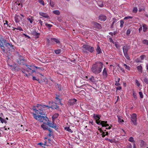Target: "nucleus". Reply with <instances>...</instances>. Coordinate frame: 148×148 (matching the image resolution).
<instances>
[{
  "label": "nucleus",
  "instance_id": "obj_36",
  "mask_svg": "<svg viewBox=\"0 0 148 148\" xmlns=\"http://www.w3.org/2000/svg\"><path fill=\"white\" fill-rule=\"evenodd\" d=\"M135 83H136V84L137 86L138 87H139L140 86V84L137 80V79L136 80Z\"/></svg>",
  "mask_w": 148,
  "mask_h": 148
},
{
  "label": "nucleus",
  "instance_id": "obj_53",
  "mask_svg": "<svg viewBox=\"0 0 148 148\" xmlns=\"http://www.w3.org/2000/svg\"><path fill=\"white\" fill-rule=\"evenodd\" d=\"M132 145L131 144H130L128 145H127V148H132Z\"/></svg>",
  "mask_w": 148,
  "mask_h": 148
},
{
  "label": "nucleus",
  "instance_id": "obj_44",
  "mask_svg": "<svg viewBox=\"0 0 148 148\" xmlns=\"http://www.w3.org/2000/svg\"><path fill=\"white\" fill-rule=\"evenodd\" d=\"M16 30H19L20 31H23V30L21 27L19 26L16 28Z\"/></svg>",
  "mask_w": 148,
  "mask_h": 148
},
{
  "label": "nucleus",
  "instance_id": "obj_62",
  "mask_svg": "<svg viewBox=\"0 0 148 148\" xmlns=\"http://www.w3.org/2000/svg\"><path fill=\"white\" fill-rule=\"evenodd\" d=\"M89 123L90 124H91L92 125H94V122L92 121H89Z\"/></svg>",
  "mask_w": 148,
  "mask_h": 148
},
{
  "label": "nucleus",
  "instance_id": "obj_17",
  "mask_svg": "<svg viewBox=\"0 0 148 148\" xmlns=\"http://www.w3.org/2000/svg\"><path fill=\"white\" fill-rule=\"evenodd\" d=\"M27 19L31 23H32L34 21V17L31 16H29Z\"/></svg>",
  "mask_w": 148,
  "mask_h": 148
},
{
  "label": "nucleus",
  "instance_id": "obj_46",
  "mask_svg": "<svg viewBox=\"0 0 148 148\" xmlns=\"http://www.w3.org/2000/svg\"><path fill=\"white\" fill-rule=\"evenodd\" d=\"M132 18V17L131 16H126L124 18V19H131Z\"/></svg>",
  "mask_w": 148,
  "mask_h": 148
},
{
  "label": "nucleus",
  "instance_id": "obj_56",
  "mask_svg": "<svg viewBox=\"0 0 148 148\" xmlns=\"http://www.w3.org/2000/svg\"><path fill=\"white\" fill-rule=\"evenodd\" d=\"M115 85L116 86H119L120 85V84L119 83V82H117L116 81Z\"/></svg>",
  "mask_w": 148,
  "mask_h": 148
},
{
  "label": "nucleus",
  "instance_id": "obj_16",
  "mask_svg": "<svg viewBox=\"0 0 148 148\" xmlns=\"http://www.w3.org/2000/svg\"><path fill=\"white\" fill-rule=\"evenodd\" d=\"M99 18L101 20L103 21H105L106 19V16L103 15H100Z\"/></svg>",
  "mask_w": 148,
  "mask_h": 148
},
{
  "label": "nucleus",
  "instance_id": "obj_9",
  "mask_svg": "<svg viewBox=\"0 0 148 148\" xmlns=\"http://www.w3.org/2000/svg\"><path fill=\"white\" fill-rule=\"evenodd\" d=\"M136 114L135 113H133L132 114L131 116V120L132 122L133 123V124L134 125L137 124L136 120Z\"/></svg>",
  "mask_w": 148,
  "mask_h": 148
},
{
  "label": "nucleus",
  "instance_id": "obj_47",
  "mask_svg": "<svg viewBox=\"0 0 148 148\" xmlns=\"http://www.w3.org/2000/svg\"><path fill=\"white\" fill-rule=\"evenodd\" d=\"M139 93L140 96V97L141 98H143V93L142 92H139Z\"/></svg>",
  "mask_w": 148,
  "mask_h": 148
},
{
  "label": "nucleus",
  "instance_id": "obj_49",
  "mask_svg": "<svg viewBox=\"0 0 148 148\" xmlns=\"http://www.w3.org/2000/svg\"><path fill=\"white\" fill-rule=\"evenodd\" d=\"M109 125V126L106 127V129L110 130L111 129V127H112V125H109Z\"/></svg>",
  "mask_w": 148,
  "mask_h": 148
},
{
  "label": "nucleus",
  "instance_id": "obj_10",
  "mask_svg": "<svg viewBox=\"0 0 148 148\" xmlns=\"http://www.w3.org/2000/svg\"><path fill=\"white\" fill-rule=\"evenodd\" d=\"M77 101V100L75 99L69 100L68 101V104L70 106H73L75 104Z\"/></svg>",
  "mask_w": 148,
  "mask_h": 148
},
{
  "label": "nucleus",
  "instance_id": "obj_42",
  "mask_svg": "<svg viewBox=\"0 0 148 148\" xmlns=\"http://www.w3.org/2000/svg\"><path fill=\"white\" fill-rule=\"evenodd\" d=\"M101 133L102 137L103 138L104 137L106 136L105 132L103 131Z\"/></svg>",
  "mask_w": 148,
  "mask_h": 148
},
{
  "label": "nucleus",
  "instance_id": "obj_7",
  "mask_svg": "<svg viewBox=\"0 0 148 148\" xmlns=\"http://www.w3.org/2000/svg\"><path fill=\"white\" fill-rule=\"evenodd\" d=\"M6 40L5 39L2 38H0V47L3 52L5 51V47L4 44Z\"/></svg>",
  "mask_w": 148,
  "mask_h": 148
},
{
  "label": "nucleus",
  "instance_id": "obj_18",
  "mask_svg": "<svg viewBox=\"0 0 148 148\" xmlns=\"http://www.w3.org/2000/svg\"><path fill=\"white\" fill-rule=\"evenodd\" d=\"M5 45V47H6L8 49H10V48H11V44H10L9 43H8L6 42V41L5 42V43H4V45Z\"/></svg>",
  "mask_w": 148,
  "mask_h": 148
},
{
  "label": "nucleus",
  "instance_id": "obj_28",
  "mask_svg": "<svg viewBox=\"0 0 148 148\" xmlns=\"http://www.w3.org/2000/svg\"><path fill=\"white\" fill-rule=\"evenodd\" d=\"M61 50L60 49L56 50L54 51V52L56 54H58L61 53Z\"/></svg>",
  "mask_w": 148,
  "mask_h": 148
},
{
  "label": "nucleus",
  "instance_id": "obj_13",
  "mask_svg": "<svg viewBox=\"0 0 148 148\" xmlns=\"http://www.w3.org/2000/svg\"><path fill=\"white\" fill-rule=\"evenodd\" d=\"M47 123V124L48 125L51 127L53 128H55L56 127V124L54 123L53 122L52 123H50L49 120H48Z\"/></svg>",
  "mask_w": 148,
  "mask_h": 148
},
{
  "label": "nucleus",
  "instance_id": "obj_45",
  "mask_svg": "<svg viewBox=\"0 0 148 148\" xmlns=\"http://www.w3.org/2000/svg\"><path fill=\"white\" fill-rule=\"evenodd\" d=\"M118 120L119 122H124L123 120L119 117H118Z\"/></svg>",
  "mask_w": 148,
  "mask_h": 148
},
{
  "label": "nucleus",
  "instance_id": "obj_52",
  "mask_svg": "<svg viewBox=\"0 0 148 148\" xmlns=\"http://www.w3.org/2000/svg\"><path fill=\"white\" fill-rule=\"evenodd\" d=\"M38 145H40L42 147H44L45 145L44 144H43V143H38Z\"/></svg>",
  "mask_w": 148,
  "mask_h": 148
},
{
  "label": "nucleus",
  "instance_id": "obj_43",
  "mask_svg": "<svg viewBox=\"0 0 148 148\" xmlns=\"http://www.w3.org/2000/svg\"><path fill=\"white\" fill-rule=\"evenodd\" d=\"M45 25L46 26L49 28H50L52 26V25L48 23H46Z\"/></svg>",
  "mask_w": 148,
  "mask_h": 148
},
{
  "label": "nucleus",
  "instance_id": "obj_59",
  "mask_svg": "<svg viewBox=\"0 0 148 148\" xmlns=\"http://www.w3.org/2000/svg\"><path fill=\"white\" fill-rule=\"evenodd\" d=\"M11 48H12L13 49H14L15 48V47L14 46L12 45L11 44Z\"/></svg>",
  "mask_w": 148,
  "mask_h": 148
},
{
  "label": "nucleus",
  "instance_id": "obj_30",
  "mask_svg": "<svg viewBox=\"0 0 148 148\" xmlns=\"http://www.w3.org/2000/svg\"><path fill=\"white\" fill-rule=\"evenodd\" d=\"M34 35L35 36V37L36 38H38L40 34L37 32H35L34 34Z\"/></svg>",
  "mask_w": 148,
  "mask_h": 148
},
{
  "label": "nucleus",
  "instance_id": "obj_35",
  "mask_svg": "<svg viewBox=\"0 0 148 148\" xmlns=\"http://www.w3.org/2000/svg\"><path fill=\"white\" fill-rule=\"evenodd\" d=\"M49 4L52 7H54V3L53 2L50 1L49 3Z\"/></svg>",
  "mask_w": 148,
  "mask_h": 148
},
{
  "label": "nucleus",
  "instance_id": "obj_61",
  "mask_svg": "<svg viewBox=\"0 0 148 148\" xmlns=\"http://www.w3.org/2000/svg\"><path fill=\"white\" fill-rule=\"evenodd\" d=\"M121 86H119L116 88L117 90H120L121 89Z\"/></svg>",
  "mask_w": 148,
  "mask_h": 148
},
{
  "label": "nucleus",
  "instance_id": "obj_57",
  "mask_svg": "<svg viewBox=\"0 0 148 148\" xmlns=\"http://www.w3.org/2000/svg\"><path fill=\"white\" fill-rule=\"evenodd\" d=\"M4 25L6 24L7 25V26H8V21H5V23H4Z\"/></svg>",
  "mask_w": 148,
  "mask_h": 148
},
{
  "label": "nucleus",
  "instance_id": "obj_39",
  "mask_svg": "<svg viewBox=\"0 0 148 148\" xmlns=\"http://www.w3.org/2000/svg\"><path fill=\"white\" fill-rule=\"evenodd\" d=\"M28 68V69L27 70V71H28V72H29V70H32V69H31L30 68V67H31V66H29V65H26Z\"/></svg>",
  "mask_w": 148,
  "mask_h": 148
},
{
  "label": "nucleus",
  "instance_id": "obj_19",
  "mask_svg": "<svg viewBox=\"0 0 148 148\" xmlns=\"http://www.w3.org/2000/svg\"><path fill=\"white\" fill-rule=\"evenodd\" d=\"M140 146L141 147H144L146 146V143L143 140L140 141Z\"/></svg>",
  "mask_w": 148,
  "mask_h": 148
},
{
  "label": "nucleus",
  "instance_id": "obj_64",
  "mask_svg": "<svg viewBox=\"0 0 148 148\" xmlns=\"http://www.w3.org/2000/svg\"><path fill=\"white\" fill-rule=\"evenodd\" d=\"M146 68L147 69V70L148 71V64H147L146 66Z\"/></svg>",
  "mask_w": 148,
  "mask_h": 148
},
{
  "label": "nucleus",
  "instance_id": "obj_20",
  "mask_svg": "<svg viewBox=\"0 0 148 148\" xmlns=\"http://www.w3.org/2000/svg\"><path fill=\"white\" fill-rule=\"evenodd\" d=\"M41 127L44 130L47 129L48 128V127L47 126L46 124L45 123L41 125Z\"/></svg>",
  "mask_w": 148,
  "mask_h": 148
},
{
  "label": "nucleus",
  "instance_id": "obj_32",
  "mask_svg": "<svg viewBox=\"0 0 148 148\" xmlns=\"http://www.w3.org/2000/svg\"><path fill=\"white\" fill-rule=\"evenodd\" d=\"M143 82H145L146 84H148V79L146 77H145L143 79Z\"/></svg>",
  "mask_w": 148,
  "mask_h": 148
},
{
  "label": "nucleus",
  "instance_id": "obj_38",
  "mask_svg": "<svg viewBox=\"0 0 148 148\" xmlns=\"http://www.w3.org/2000/svg\"><path fill=\"white\" fill-rule=\"evenodd\" d=\"M133 96L134 97V98L135 99H137V96H136V93L134 92H133Z\"/></svg>",
  "mask_w": 148,
  "mask_h": 148
},
{
  "label": "nucleus",
  "instance_id": "obj_26",
  "mask_svg": "<svg viewBox=\"0 0 148 148\" xmlns=\"http://www.w3.org/2000/svg\"><path fill=\"white\" fill-rule=\"evenodd\" d=\"M53 12L54 14L57 15H59L60 14V12L58 10H54L53 11Z\"/></svg>",
  "mask_w": 148,
  "mask_h": 148
},
{
  "label": "nucleus",
  "instance_id": "obj_31",
  "mask_svg": "<svg viewBox=\"0 0 148 148\" xmlns=\"http://www.w3.org/2000/svg\"><path fill=\"white\" fill-rule=\"evenodd\" d=\"M143 43L148 46V40H144L143 41Z\"/></svg>",
  "mask_w": 148,
  "mask_h": 148
},
{
  "label": "nucleus",
  "instance_id": "obj_48",
  "mask_svg": "<svg viewBox=\"0 0 148 148\" xmlns=\"http://www.w3.org/2000/svg\"><path fill=\"white\" fill-rule=\"evenodd\" d=\"M108 38H109V40L110 42L114 43V41L112 38H111L110 36L108 37Z\"/></svg>",
  "mask_w": 148,
  "mask_h": 148
},
{
  "label": "nucleus",
  "instance_id": "obj_8",
  "mask_svg": "<svg viewBox=\"0 0 148 148\" xmlns=\"http://www.w3.org/2000/svg\"><path fill=\"white\" fill-rule=\"evenodd\" d=\"M50 105L48 106L47 108H51L53 109H57L59 108V107L57 106L56 103L53 102H50L49 103Z\"/></svg>",
  "mask_w": 148,
  "mask_h": 148
},
{
  "label": "nucleus",
  "instance_id": "obj_22",
  "mask_svg": "<svg viewBox=\"0 0 148 148\" xmlns=\"http://www.w3.org/2000/svg\"><path fill=\"white\" fill-rule=\"evenodd\" d=\"M96 51L98 54L100 53H101V49L100 47L98 45L97 46V48L96 49Z\"/></svg>",
  "mask_w": 148,
  "mask_h": 148
},
{
  "label": "nucleus",
  "instance_id": "obj_50",
  "mask_svg": "<svg viewBox=\"0 0 148 148\" xmlns=\"http://www.w3.org/2000/svg\"><path fill=\"white\" fill-rule=\"evenodd\" d=\"M137 11V9L136 8H134L133 10V12L136 13Z\"/></svg>",
  "mask_w": 148,
  "mask_h": 148
},
{
  "label": "nucleus",
  "instance_id": "obj_58",
  "mask_svg": "<svg viewBox=\"0 0 148 148\" xmlns=\"http://www.w3.org/2000/svg\"><path fill=\"white\" fill-rule=\"evenodd\" d=\"M32 79L33 80H38V79H36V78L34 76H33Z\"/></svg>",
  "mask_w": 148,
  "mask_h": 148
},
{
  "label": "nucleus",
  "instance_id": "obj_51",
  "mask_svg": "<svg viewBox=\"0 0 148 148\" xmlns=\"http://www.w3.org/2000/svg\"><path fill=\"white\" fill-rule=\"evenodd\" d=\"M130 29H128L127 31V32H126V34L128 36L129 35V34H130Z\"/></svg>",
  "mask_w": 148,
  "mask_h": 148
},
{
  "label": "nucleus",
  "instance_id": "obj_5",
  "mask_svg": "<svg viewBox=\"0 0 148 148\" xmlns=\"http://www.w3.org/2000/svg\"><path fill=\"white\" fill-rule=\"evenodd\" d=\"M83 51L86 52H89L92 53L94 51V49L93 47L88 45H84L83 46Z\"/></svg>",
  "mask_w": 148,
  "mask_h": 148
},
{
  "label": "nucleus",
  "instance_id": "obj_25",
  "mask_svg": "<svg viewBox=\"0 0 148 148\" xmlns=\"http://www.w3.org/2000/svg\"><path fill=\"white\" fill-rule=\"evenodd\" d=\"M87 81H90L94 82H95V79L92 76L89 79H88Z\"/></svg>",
  "mask_w": 148,
  "mask_h": 148
},
{
  "label": "nucleus",
  "instance_id": "obj_63",
  "mask_svg": "<svg viewBox=\"0 0 148 148\" xmlns=\"http://www.w3.org/2000/svg\"><path fill=\"white\" fill-rule=\"evenodd\" d=\"M142 27H141L139 29V31L140 32L142 30Z\"/></svg>",
  "mask_w": 148,
  "mask_h": 148
},
{
  "label": "nucleus",
  "instance_id": "obj_2",
  "mask_svg": "<svg viewBox=\"0 0 148 148\" xmlns=\"http://www.w3.org/2000/svg\"><path fill=\"white\" fill-rule=\"evenodd\" d=\"M46 107H48V106L38 104L36 106H33L32 109L35 111L36 115H39V114L44 115L45 113L43 110Z\"/></svg>",
  "mask_w": 148,
  "mask_h": 148
},
{
  "label": "nucleus",
  "instance_id": "obj_15",
  "mask_svg": "<svg viewBox=\"0 0 148 148\" xmlns=\"http://www.w3.org/2000/svg\"><path fill=\"white\" fill-rule=\"evenodd\" d=\"M128 140L129 141L134 143L133 148H136V145L134 143L135 142L134 140V138L132 137H130L128 139Z\"/></svg>",
  "mask_w": 148,
  "mask_h": 148
},
{
  "label": "nucleus",
  "instance_id": "obj_29",
  "mask_svg": "<svg viewBox=\"0 0 148 148\" xmlns=\"http://www.w3.org/2000/svg\"><path fill=\"white\" fill-rule=\"evenodd\" d=\"M58 116V114H54L52 117V118L53 120H54L55 119L57 118Z\"/></svg>",
  "mask_w": 148,
  "mask_h": 148
},
{
  "label": "nucleus",
  "instance_id": "obj_23",
  "mask_svg": "<svg viewBox=\"0 0 148 148\" xmlns=\"http://www.w3.org/2000/svg\"><path fill=\"white\" fill-rule=\"evenodd\" d=\"M137 69L138 70L140 73H142V67L141 65H139L137 66Z\"/></svg>",
  "mask_w": 148,
  "mask_h": 148
},
{
  "label": "nucleus",
  "instance_id": "obj_41",
  "mask_svg": "<svg viewBox=\"0 0 148 148\" xmlns=\"http://www.w3.org/2000/svg\"><path fill=\"white\" fill-rule=\"evenodd\" d=\"M124 24V21H123L121 20L120 21V27H122Z\"/></svg>",
  "mask_w": 148,
  "mask_h": 148
},
{
  "label": "nucleus",
  "instance_id": "obj_14",
  "mask_svg": "<svg viewBox=\"0 0 148 148\" xmlns=\"http://www.w3.org/2000/svg\"><path fill=\"white\" fill-rule=\"evenodd\" d=\"M39 15L46 18H48L49 17V16L48 14L46 13H44L42 12H39Z\"/></svg>",
  "mask_w": 148,
  "mask_h": 148
},
{
  "label": "nucleus",
  "instance_id": "obj_12",
  "mask_svg": "<svg viewBox=\"0 0 148 148\" xmlns=\"http://www.w3.org/2000/svg\"><path fill=\"white\" fill-rule=\"evenodd\" d=\"M102 75L103 77L106 78L108 76V73L106 69V68H104L102 72Z\"/></svg>",
  "mask_w": 148,
  "mask_h": 148
},
{
  "label": "nucleus",
  "instance_id": "obj_54",
  "mask_svg": "<svg viewBox=\"0 0 148 148\" xmlns=\"http://www.w3.org/2000/svg\"><path fill=\"white\" fill-rule=\"evenodd\" d=\"M38 21V23L40 24L41 25V26H42V21L40 20H39Z\"/></svg>",
  "mask_w": 148,
  "mask_h": 148
},
{
  "label": "nucleus",
  "instance_id": "obj_40",
  "mask_svg": "<svg viewBox=\"0 0 148 148\" xmlns=\"http://www.w3.org/2000/svg\"><path fill=\"white\" fill-rule=\"evenodd\" d=\"M112 25H113L114 24V23L117 21V20L116 18H114L112 20Z\"/></svg>",
  "mask_w": 148,
  "mask_h": 148
},
{
  "label": "nucleus",
  "instance_id": "obj_55",
  "mask_svg": "<svg viewBox=\"0 0 148 148\" xmlns=\"http://www.w3.org/2000/svg\"><path fill=\"white\" fill-rule=\"evenodd\" d=\"M23 35H24L25 37H28L29 38H30V37H29L28 35H27L23 33Z\"/></svg>",
  "mask_w": 148,
  "mask_h": 148
},
{
  "label": "nucleus",
  "instance_id": "obj_4",
  "mask_svg": "<svg viewBox=\"0 0 148 148\" xmlns=\"http://www.w3.org/2000/svg\"><path fill=\"white\" fill-rule=\"evenodd\" d=\"M33 116L34 118L36 120L38 119L40 122H42L43 121L45 120V121H48L47 117L45 116H41L40 115H36L35 113H33Z\"/></svg>",
  "mask_w": 148,
  "mask_h": 148
},
{
  "label": "nucleus",
  "instance_id": "obj_6",
  "mask_svg": "<svg viewBox=\"0 0 148 148\" xmlns=\"http://www.w3.org/2000/svg\"><path fill=\"white\" fill-rule=\"evenodd\" d=\"M123 51L124 55L126 58L127 60L130 59V57L128 55L127 51L129 49V47L127 46H124L123 47Z\"/></svg>",
  "mask_w": 148,
  "mask_h": 148
},
{
  "label": "nucleus",
  "instance_id": "obj_3",
  "mask_svg": "<svg viewBox=\"0 0 148 148\" xmlns=\"http://www.w3.org/2000/svg\"><path fill=\"white\" fill-rule=\"evenodd\" d=\"M100 117L99 115H94L93 117L96 120V123L98 125H101L103 127L109 126V125L107 123V121L99 120Z\"/></svg>",
  "mask_w": 148,
  "mask_h": 148
},
{
  "label": "nucleus",
  "instance_id": "obj_33",
  "mask_svg": "<svg viewBox=\"0 0 148 148\" xmlns=\"http://www.w3.org/2000/svg\"><path fill=\"white\" fill-rule=\"evenodd\" d=\"M65 129L67 131H69V132H73V131H72L71 130V129L69 128V127H66L65 128Z\"/></svg>",
  "mask_w": 148,
  "mask_h": 148
},
{
  "label": "nucleus",
  "instance_id": "obj_11",
  "mask_svg": "<svg viewBox=\"0 0 148 148\" xmlns=\"http://www.w3.org/2000/svg\"><path fill=\"white\" fill-rule=\"evenodd\" d=\"M15 21L16 22L18 23L20 21L22 20V18L19 16L15 15L14 17Z\"/></svg>",
  "mask_w": 148,
  "mask_h": 148
},
{
  "label": "nucleus",
  "instance_id": "obj_21",
  "mask_svg": "<svg viewBox=\"0 0 148 148\" xmlns=\"http://www.w3.org/2000/svg\"><path fill=\"white\" fill-rule=\"evenodd\" d=\"M51 40H53L57 44H59L60 43V41L58 39L56 38H51Z\"/></svg>",
  "mask_w": 148,
  "mask_h": 148
},
{
  "label": "nucleus",
  "instance_id": "obj_1",
  "mask_svg": "<svg viewBox=\"0 0 148 148\" xmlns=\"http://www.w3.org/2000/svg\"><path fill=\"white\" fill-rule=\"evenodd\" d=\"M103 66L104 65L102 62H97L92 65L91 71L95 74H97L101 72Z\"/></svg>",
  "mask_w": 148,
  "mask_h": 148
},
{
  "label": "nucleus",
  "instance_id": "obj_27",
  "mask_svg": "<svg viewBox=\"0 0 148 148\" xmlns=\"http://www.w3.org/2000/svg\"><path fill=\"white\" fill-rule=\"evenodd\" d=\"M0 121L2 123H7V121L3 119L1 117H0Z\"/></svg>",
  "mask_w": 148,
  "mask_h": 148
},
{
  "label": "nucleus",
  "instance_id": "obj_34",
  "mask_svg": "<svg viewBox=\"0 0 148 148\" xmlns=\"http://www.w3.org/2000/svg\"><path fill=\"white\" fill-rule=\"evenodd\" d=\"M124 66L125 68L126 69H127L128 70H130V67L128 66L126 64H124Z\"/></svg>",
  "mask_w": 148,
  "mask_h": 148
},
{
  "label": "nucleus",
  "instance_id": "obj_24",
  "mask_svg": "<svg viewBox=\"0 0 148 148\" xmlns=\"http://www.w3.org/2000/svg\"><path fill=\"white\" fill-rule=\"evenodd\" d=\"M143 31L144 32H146L147 29V26L145 24H143Z\"/></svg>",
  "mask_w": 148,
  "mask_h": 148
},
{
  "label": "nucleus",
  "instance_id": "obj_37",
  "mask_svg": "<svg viewBox=\"0 0 148 148\" xmlns=\"http://www.w3.org/2000/svg\"><path fill=\"white\" fill-rule=\"evenodd\" d=\"M38 2L42 5H45V3L44 1L43 0H38Z\"/></svg>",
  "mask_w": 148,
  "mask_h": 148
},
{
  "label": "nucleus",
  "instance_id": "obj_60",
  "mask_svg": "<svg viewBox=\"0 0 148 148\" xmlns=\"http://www.w3.org/2000/svg\"><path fill=\"white\" fill-rule=\"evenodd\" d=\"M98 130L101 133L103 131L102 130L101 128H99Z\"/></svg>",
  "mask_w": 148,
  "mask_h": 148
}]
</instances>
